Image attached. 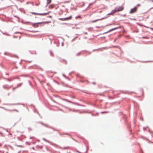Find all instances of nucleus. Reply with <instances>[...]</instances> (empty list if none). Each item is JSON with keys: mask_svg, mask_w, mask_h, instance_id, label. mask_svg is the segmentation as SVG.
<instances>
[{"mask_svg": "<svg viewBox=\"0 0 153 153\" xmlns=\"http://www.w3.org/2000/svg\"><path fill=\"white\" fill-rule=\"evenodd\" d=\"M65 9H66V8H65V9L63 10H65Z\"/></svg>", "mask_w": 153, "mask_h": 153, "instance_id": "nucleus-13", "label": "nucleus"}, {"mask_svg": "<svg viewBox=\"0 0 153 153\" xmlns=\"http://www.w3.org/2000/svg\"><path fill=\"white\" fill-rule=\"evenodd\" d=\"M119 28V27H115V28H112L109 30V32H110V31H112V30H116V29L118 28Z\"/></svg>", "mask_w": 153, "mask_h": 153, "instance_id": "nucleus-5", "label": "nucleus"}, {"mask_svg": "<svg viewBox=\"0 0 153 153\" xmlns=\"http://www.w3.org/2000/svg\"><path fill=\"white\" fill-rule=\"evenodd\" d=\"M72 17L70 16V17H67L64 18H60L59 19V20L62 21H65V20H70L71 19Z\"/></svg>", "mask_w": 153, "mask_h": 153, "instance_id": "nucleus-3", "label": "nucleus"}, {"mask_svg": "<svg viewBox=\"0 0 153 153\" xmlns=\"http://www.w3.org/2000/svg\"><path fill=\"white\" fill-rule=\"evenodd\" d=\"M39 23L34 24L33 25L34 26V27H37L38 26V24Z\"/></svg>", "mask_w": 153, "mask_h": 153, "instance_id": "nucleus-6", "label": "nucleus"}, {"mask_svg": "<svg viewBox=\"0 0 153 153\" xmlns=\"http://www.w3.org/2000/svg\"><path fill=\"white\" fill-rule=\"evenodd\" d=\"M51 2V0H47V4H50Z\"/></svg>", "mask_w": 153, "mask_h": 153, "instance_id": "nucleus-8", "label": "nucleus"}, {"mask_svg": "<svg viewBox=\"0 0 153 153\" xmlns=\"http://www.w3.org/2000/svg\"><path fill=\"white\" fill-rule=\"evenodd\" d=\"M19 146V147H22V146Z\"/></svg>", "mask_w": 153, "mask_h": 153, "instance_id": "nucleus-16", "label": "nucleus"}, {"mask_svg": "<svg viewBox=\"0 0 153 153\" xmlns=\"http://www.w3.org/2000/svg\"><path fill=\"white\" fill-rule=\"evenodd\" d=\"M137 6H140V4H137Z\"/></svg>", "mask_w": 153, "mask_h": 153, "instance_id": "nucleus-12", "label": "nucleus"}, {"mask_svg": "<svg viewBox=\"0 0 153 153\" xmlns=\"http://www.w3.org/2000/svg\"><path fill=\"white\" fill-rule=\"evenodd\" d=\"M32 14L35 15H46L48 14V13H44V14H41V13H35L34 12L32 13Z\"/></svg>", "mask_w": 153, "mask_h": 153, "instance_id": "nucleus-4", "label": "nucleus"}, {"mask_svg": "<svg viewBox=\"0 0 153 153\" xmlns=\"http://www.w3.org/2000/svg\"><path fill=\"white\" fill-rule=\"evenodd\" d=\"M150 61H146V62H150Z\"/></svg>", "mask_w": 153, "mask_h": 153, "instance_id": "nucleus-10", "label": "nucleus"}, {"mask_svg": "<svg viewBox=\"0 0 153 153\" xmlns=\"http://www.w3.org/2000/svg\"><path fill=\"white\" fill-rule=\"evenodd\" d=\"M152 8H153V7H152V8H150V9H152Z\"/></svg>", "mask_w": 153, "mask_h": 153, "instance_id": "nucleus-14", "label": "nucleus"}, {"mask_svg": "<svg viewBox=\"0 0 153 153\" xmlns=\"http://www.w3.org/2000/svg\"><path fill=\"white\" fill-rule=\"evenodd\" d=\"M137 11V7H135L133 9H131L129 13L130 14H132L133 13Z\"/></svg>", "mask_w": 153, "mask_h": 153, "instance_id": "nucleus-2", "label": "nucleus"}, {"mask_svg": "<svg viewBox=\"0 0 153 153\" xmlns=\"http://www.w3.org/2000/svg\"><path fill=\"white\" fill-rule=\"evenodd\" d=\"M151 1L153 2V0H151Z\"/></svg>", "mask_w": 153, "mask_h": 153, "instance_id": "nucleus-15", "label": "nucleus"}, {"mask_svg": "<svg viewBox=\"0 0 153 153\" xmlns=\"http://www.w3.org/2000/svg\"><path fill=\"white\" fill-rule=\"evenodd\" d=\"M147 38V37H144V36H143V37H142V38H143H143Z\"/></svg>", "mask_w": 153, "mask_h": 153, "instance_id": "nucleus-9", "label": "nucleus"}, {"mask_svg": "<svg viewBox=\"0 0 153 153\" xmlns=\"http://www.w3.org/2000/svg\"><path fill=\"white\" fill-rule=\"evenodd\" d=\"M67 135H69V134H67Z\"/></svg>", "mask_w": 153, "mask_h": 153, "instance_id": "nucleus-17", "label": "nucleus"}, {"mask_svg": "<svg viewBox=\"0 0 153 153\" xmlns=\"http://www.w3.org/2000/svg\"><path fill=\"white\" fill-rule=\"evenodd\" d=\"M62 7H65V6H64V5H62Z\"/></svg>", "mask_w": 153, "mask_h": 153, "instance_id": "nucleus-11", "label": "nucleus"}, {"mask_svg": "<svg viewBox=\"0 0 153 153\" xmlns=\"http://www.w3.org/2000/svg\"><path fill=\"white\" fill-rule=\"evenodd\" d=\"M54 7V6L53 5H51L49 6V8L50 9H52Z\"/></svg>", "mask_w": 153, "mask_h": 153, "instance_id": "nucleus-7", "label": "nucleus"}, {"mask_svg": "<svg viewBox=\"0 0 153 153\" xmlns=\"http://www.w3.org/2000/svg\"><path fill=\"white\" fill-rule=\"evenodd\" d=\"M123 7L122 6L117 7L110 13L108 14V15H113L115 12L121 11L123 10Z\"/></svg>", "mask_w": 153, "mask_h": 153, "instance_id": "nucleus-1", "label": "nucleus"}]
</instances>
